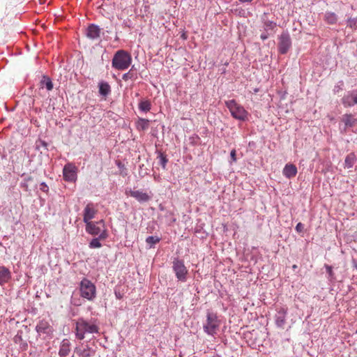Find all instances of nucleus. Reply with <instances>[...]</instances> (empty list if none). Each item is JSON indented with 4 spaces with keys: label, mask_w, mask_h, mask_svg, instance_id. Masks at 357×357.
<instances>
[{
    "label": "nucleus",
    "mask_w": 357,
    "mask_h": 357,
    "mask_svg": "<svg viewBox=\"0 0 357 357\" xmlns=\"http://www.w3.org/2000/svg\"><path fill=\"white\" fill-rule=\"evenodd\" d=\"M99 327L93 321H88L84 318L76 321L75 336L78 340H83L86 334L98 333Z\"/></svg>",
    "instance_id": "obj_1"
},
{
    "label": "nucleus",
    "mask_w": 357,
    "mask_h": 357,
    "mask_svg": "<svg viewBox=\"0 0 357 357\" xmlns=\"http://www.w3.org/2000/svg\"><path fill=\"white\" fill-rule=\"evenodd\" d=\"M132 60V56L130 53L123 50H118L112 60V66L118 70H125L129 68Z\"/></svg>",
    "instance_id": "obj_2"
},
{
    "label": "nucleus",
    "mask_w": 357,
    "mask_h": 357,
    "mask_svg": "<svg viewBox=\"0 0 357 357\" xmlns=\"http://www.w3.org/2000/svg\"><path fill=\"white\" fill-rule=\"evenodd\" d=\"M220 326V321L214 312H207L206 322L203 325L204 331L210 335L217 334Z\"/></svg>",
    "instance_id": "obj_3"
},
{
    "label": "nucleus",
    "mask_w": 357,
    "mask_h": 357,
    "mask_svg": "<svg viewBox=\"0 0 357 357\" xmlns=\"http://www.w3.org/2000/svg\"><path fill=\"white\" fill-rule=\"evenodd\" d=\"M225 105L234 119L240 121L248 119V112L243 106L237 103L235 100L226 101Z\"/></svg>",
    "instance_id": "obj_4"
},
{
    "label": "nucleus",
    "mask_w": 357,
    "mask_h": 357,
    "mask_svg": "<svg viewBox=\"0 0 357 357\" xmlns=\"http://www.w3.org/2000/svg\"><path fill=\"white\" fill-rule=\"evenodd\" d=\"M80 295L89 301H93L96 296V288L88 279H83L79 284Z\"/></svg>",
    "instance_id": "obj_5"
},
{
    "label": "nucleus",
    "mask_w": 357,
    "mask_h": 357,
    "mask_svg": "<svg viewBox=\"0 0 357 357\" xmlns=\"http://www.w3.org/2000/svg\"><path fill=\"white\" fill-rule=\"evenodd\" d=\"M173 270L178 280L185 282L188 270L181 260L175 259L173 262Z\"/></svg>",
    "instance_id": "obj_6"
},
{
    "label": "nucleus",
    "mask_w": 357,
    "mask_h": 357,
    "mask_svg": "<svg viewBox=\"0 0 357 357\" xmlns=\"http://www.w3.org/2000/svg\"><path fill=\"white\" fill-rule=\"evenodd\" d=\"M77 167L72 163L66 164L63 169V178L66 181L75 182L77 180Z\"/></svg>",
    "instance_id": "obj_7"
},
{
    "label": "nucleus",
    "mask_w": 357,
    "mask_h": 357,
    "mask_svg": "<svg viewBox=\"0 0 357 357\" xmlns=\"http://www.w3.org/2000/svg\"><path fill=\"white\" fill-rule=\"evenodd\" d=\"M278 50L280 54H286L291 46V40L288 33H282L279 37Z\"/></svg>",
    "instance_id": "obj_8"
},
{
    "label": "nucleus",
    "mask_w": 357,
    "mask_h": 357,
    "mask_svg": "<svg viewBox=\"0 0 357 357\" xmlns=\"http://www.w3.org/2000/svg\"><path fill=\"white\" fill-rule=\"evenodd\" d=\"M342 103L345 107L357 105V93L355 91H348L342 98Z\"/></svg>",
    "instance_id": "obj_9"
},
{
    "label": "nucleus",
    "mask_w": 357,
    "mask_h": 357,
    "mask_svg": "<svg viewBox=\"0 0 357 357\" xmlns=\"http://www.w3.org/2000/svg\"><path fill=\"white\" fill-rule=\"evenodd\" d=\"M104 227L103 221L100 222H89L86 223V231L92 235H98L102 234V227Z\"/></svg>",
    "instance_id": "obj_10"
},
{
    "label": "nucleus",
    "mask_w": 357,
    "mask_h": 357,
    "mask_svg": "<svg viewBox=\"0 0 357 357\" xmlns=\"http://www.w3.org/2000/svg\"><path fill=\"white\" fill-rule=\"evenodd\" d=\"M36 331L40 334H45L51 335L53 333V328L46 320H41L38 322L36 327Z\"/></svg>",
    "instance_id": "obj_11"
},
{
    "label": "nucleus",
    "mask_w": 357,
    "mask_h": 357,
    "mask_svg": "<svg viewBox=\"0 0 357 357\" xmlns=\"http://www.w3.org/2000/svg\"><path fill=\"white\" fill-rule=\"evenodd\" d=\"M75 353L79 357H92L95 354V351L89 345H81L75 349Z\"/></svg>",
    "instance_id": "obj_12"
},
{
    "label": "nucleus",
    "mask_w": 357,
    "mask_h": 357,
    "mask_svg": "<svg viewBox=\"0 0 357 357\" xmlns=\"http://www.w3.org/2000/svg\"><path fill=\"white\" fill-rule=\"evenodd\" d=\"M128 195L139 202H146L151 199V196L141 190H130Z\"/></svg>",
    "instance_id": "obj_13"
},
{
    "label": "nucleus",
    "mask_w": 357,
    "mask_h": 357,
    "mask_svg": "<svg viewBox=\"0 0 357 357\" xmlns=\"http://www.w3.org/2000/svg\"><path fill=\"white\" fill-rule=\"evenodd\" d=\"M96 213V210L94 208L93 205L92 204H87L84 210V222L85 223L91 222L90 220L94 218Z\"/></svg>",
    "instance_id": "obj_14"
},
{
    "label": "nucleus",
    "mask_w": 357,
    "mask_h": 357,
    "mask_svg": "<svg viewBox=\"0 0 357 357\" xmlns=\"http://www.w3.org/2000/svg\"><path fill=\"white\" fill-rule=\"evenodd\" d=\"M286 314L287 310L284 307H280L278 310V313L275 316V324L280 328H284V326L286 323Z\"/></svg>",
    "instance_id": "obj_15"
},
{
    "label": "nucleus",
    "mask_w": 357,
    "mask_h": 357,
    "mask_svg": "<svg viewBox=\"0 0 357 357\" xmlns=\"http://www.w3.org/2000/svg\"><path fill=\"white\" fill-rule=\"evenodd\" d=\"M10 278L11 273L10 270L3 266H0V285L8 282Z\"/></svg>",
    "instance_id": "obj_16"
},
{
    "label": "nucleus",
    "mask_w": 357,
    "mask_h": 357,
    "mask_svg": "<svg viewBox=\"0 0 357 357\" xmlns=\"http://www.w3.org/2000/svg\"><path fill=\"white\" fill-rule=\"evenodd\" d=\"M297 174V168L294 165L287 164L283 169V174L287 178L294 177Z\"/></svg>",
    "instance_id": "obj_17"
},
{
    "label": "nucleus",
    "mask_w": 357,
    "mask_h": 357,
    "mask_svg": "<svg viewBox=\"0 0 357 357\" xmlns=\"http://www.w3.org/2000/svg\"><path fill=\"white\" fill-rule=\"evenodd\" d=\"M70 351V343L68 340H63L62 341L60 349H59V355L61 357L67 356Z\"/></svg>",
    "instance_id": "obj_18"
},
{
    "label": "nucleus",
    "mask_w": 357,
    "mask_h": 357,
    "mask_svg": "<svg viewBox=\"0 0 357 357\" xmlns=\"http://www.w3.org/2000/svg\"><path fill=\"white\" fill-rule=\"evenodd\" d=\"M100 29L94 24L90 25L87 29L86 36L91 39H95L100 36Z\"/></svg>",
    "instance_id": "obj_19"
},
{
    "label": "nucleus",
    "mask_w": 357,
    "mask_h": 357,
    "mask_svg": "<svg viewBox=\"0 0 357 357\" xmlns=\"http://www.w3.org/2000/svg\"><path fill=\"white\" fill-rule=\"evenodd\" d=\"M99 93L102 96H107L111 92V87L107 82H101L99 83Z\"/></svg>",
    "instance_id": "obj_20"
},
{
    "label": "nucleus",
    "mask_w": 357,
    "mask_h": 357,
    "mask_svg": "<svg viewBox=\"0 0 357 357\" xmlns=\"http://www.w3.org/2000/svg\"><path fill=\"white\" fill-rule=\"evenodd\" d=\"M107 235L105 231H103L102 234H100L99 238H96L92 239V241L89 243L90 248H99L102 246V244L100 242V239H105Z\"/></svg>",
    "instance_id": "obj_21"
},
{
    "label": "nucleus",
    "mask_w": 357,
    "mask_h": 357,
    "mask_svg": "<svg viewBox=\"0 0 357 357\" xmlns=\"http://www.w3.org/2000/svg\"><path fill=\"white\" fill-rule=\"evenodd\" d=\"M149 120L139 118L136 122V128L138 130H146L149 127Z\"/></svg>",
    "instance_id": "obj_22"
},
{
    "label": "nucleus",
    "mask_w": 357,
    "mask_h": 357,
    "mask_svg": "<svg viewBox=\"0 0 357 357\" xmlns=\"http://www.w3.org/2000/svg\"><path fill=\"white\" fill-rule=\"evenodd\" d=\"M356 161V155L354 153H350L348 154L344 160V167L348 169L351 168Z\"/></svg>",
    "instance_id": "obj_23"
},
{
    "label": "nucleus",
    "mask_w": 357,
    "mask_h": 357,
    "mask_svg": "<svg viewBox=\"0 0 357 357\" xmlns=\"http://www.w3.org/2000/svg\"><path fill=\"white\" fill-rule=\"evenodd\" d=\"M41 86L45 87L48 91H51L53 89V84L51 79L47 76H43L40 82Z\"/></svg>",
    "instance_id": "obj_24"
},
{
    "label": "nucleus",
    "mask_w": 357,
    "mask_h": 357,
    "mask_svg": "<svg viewBox=\"0 0 357 357\" xmlns=\"http://www.w3.org/2000/svg\"><path fill=\"white\" fill-rule=\"evenodd\" d=\"M343 121L346 126L353 127L356 122V119L351 114H346L343 117Z\"/></svg>",
    "instance_id": "obj_25"
},
{
    "label": "nucleus",
    "mask_w": 357,
    "mask_h": 357,
    "mask_svg": "<svg viewBox=\"0 0 357 357\" xmlns=\"http://www.w3.org/2000/svg\"><path fill=\"white\" fill-rule=\"evenodd\" d=\"M151 108V104L149 100H142L139 104V109L143 112H149Z\"/></svg>",
    "instance_id": "obj_26"
},
{
    "label": "nucleus",
    "mask_w": 357,
    "mask_h": 357,
    "mask_svg": "<svg viewBox=\"0 0 357 357\" xmlns=\"http://www.w3.org/2000/svg\"><path fill=\"white\" fill-rule=\"evenodd\" d=\"M326 21L331 24H333L337 21V16L334 13H327L325 15Z\"/></svg>",
    "instance_id": "obj_27"
},
{
    "label": "nucleus",
    "mask_w": 357,
    "mask_h": 357,
    "mask_svg": "<svg viewBox=\"0 0 357 357\" xmlns=\"http://www.w3.org/2000/svg\"><path fill=\"white\" fill-rule=\"evenodd\" d=\"M136 77V73L133 70V67L126 73L123 74L122 78L125 81L132 79Z\"/></svg>",
    "instance_id": "obj_28"
},
{
    "label": "nucleus",
    "mask_w": 357,
    "mask_h": 357,
    "mask_svg": "<svg viewBox=\"0 0 357 357\" xmlns=\"http://www.w3.org/2000/svg\"><path fill=\"white\" fill-rule=\"evenodd\" d=\"M159 241H160V238L158 237L153 236H149L146 239V242L151 245H154V244L158 243Z\"/></svg>",
    "instance_id": "obj_29"
},
{
    "label": "nucleus",
    "mask_w": 357,
    "mask_h": 357,
    "mask_svg": "<svg viewBox=\"0 0 357 357\" xmlns=\"http://www.w3.org/2000/svg\"><path fill=\"white\" fill-rule=\"evenodd\" d=\"M325 266H326V272L328 274V280H330L331 281L335 279V277H334V274H333V272L332 270V266H328V265H326Z\"/></svg>",
    "instance_id": "obj_30"
},
{
    "label": "nucleus",
    "mask_w": 357,
    "mask_h": 357,
    "mask_svg": "<svg viewBox=\"0 0 357 357\" xmlns=\"http://www.w3.org/2000/svg\"><path fill=\"white\" fill-rule=\"evenodd\" d=\"M159 159H160V164L162 165L163 169H165L167 162H168V160H167L166 155H164L163 153H160L159 155Z\"/></svg>",
    "instance_id": "obj_31"
},
{
    "label": "nucleus",
    "mask_w": 357,
    "mask_h": 357,
    "mask_svg": "<svg viewBox=\"0 0 357 357\" xmlns=\"http://www.w3.org/2000/svg\"><path fill=\"white\" fill-rule=\"evenodd\" d=\"M357 24V18H349L347 20V26L355 29Z\"/></svg>",
    "instance_id": "obj_32"
},
{
    "label": "nucleus",
    "mask_w": 357,
    "mask_h": 357,
    "mask_svg": "<svg viewBox=\"0 0 357 357\" xmlns=\"http://www.w3.org/2000/svg\"><path fill=\"white\" fill-rule=\"evenodd\" d=\"M264 26L267 29H273L275 26V23L272 21L266 20L264 22Z\"/></svg>",
    "instance_id": "obj_33"
},
{
    "label": "nucleus",
    "mask_w": 357,
    "mask_h": 357,
    "mask_svg": "<svg viewBox=\"0 0 357 357\" xmlns=\"http://www.w3.org/2000/svg\"><path fill=\"white\" fill-rule=\"evenodd\" d=\"M296 229L298 232H302L304 229V225L302 223L299 222L297 224Z\"/></svg>",
    "instance_id": "obj_34"
},
{
    "label": "nucleus",
    "mask_w": 357,
    "mask_h": 357,
    "mask_svg": "<svg viewBox=\"0 0 357 357\" xmlns=\"http://www.w3.org/2000/svg\"><path fill=\"white\" fill-rule=\"evenodd\" d=\"M230 155H231V158L232 161L233 162H236V150L235 149H233L231 151Z\"/></svg>",
    "instance_id": "obj_35"
},
{
    "label": "nucleus",
    "mask_w": 357,
    "mask_h": 357,
    "mask_svg": "<svg viewBox=\"0 0 357 357\" xmlns=\"http://www.w3.org/2000/svg\"><path fill=\"white\" fill-rule=\"evenodd\" d=\"M340 90H342L340 85L335 86L334 89H333L335 93H338Z\"/></svg>",
    "instance_id": "obj_36"
},
{
    "label": "nucleus",
    "mask_w": 357,
    "mask_h": 357,
    "mask_svg": "<svg viewBox=\"0 0 357 357\" xmlns=\"http://www.w3.org/2000/svg\"><path fill=\"white\" fill-rule=\"evenodd\" d=\"M116 297L119 299L121 298V296L119 293L115 292Z\"/></svg>",
    "instance_id": "obj_37"
},
{
    "label": "nucleus",
    "mask_w": 357,
    "mask_h": 357,
    "mask_svg": "<svg viewBox=\"0 0 357 357\" xmlns=\"http://www.w3.org/2000/svg\"><path fill=\"white\" fill-rule=\"evenodd\" d=\"M239 1L243 3H246V2H251L252 0H239Z\"/></svg>",
    "instance_id": "obj_38"
},
{
    "label": "nucleus",
    "mask_w": 357,
    "mask_h": 357,
    "mask_svg": "<svg viewBox=\"0 0 357 357\" xmlns=\"http://www.w3.org/2000/svg\"><path fill=\"white\" fill-rule=\"evenodd\" d=\"M261 38L262 40H266V39L267 38V36H266V35H261Z\"/></svg>",
    "instance_id": "obj_39"
},
{
    "label": "nucleus",
    "mask_w": 357,
    "mask_h": 357,
    "mask_svg": "<svg viewBox=\"0 0 357 357\" xmlns=\"http://www.w3.org/2000/svg\"><path fill=\"white\" fill-rule=\"evenodd\" d=\"M213 357H220L218 355L213 356Z\"/></svg>",
    "instance_id": "obj_40"
}]
</instances>
